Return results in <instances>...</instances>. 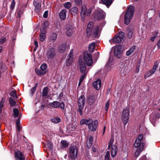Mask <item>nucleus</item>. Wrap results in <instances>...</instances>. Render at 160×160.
<instances>
[{"mask_svg":"<svg viewBox=\"0 0 160 160\" xmlns=\"http://www.w3.org/2000/svg\"><path fill=\"white\" fill-rule=\"evenodd\" d=\"M102 3L107 5H109L111 3L110 0H101Z\"/></svg>","mask_w":160,"mask_h":160,"instance_id":"e433bc0d","label":"nucleus"},{"mask_svg":"<svg viewBox=\"0 0 160 160\" xmlns=\"http://www.w3.org/2000/svg\"><path fill=\"white\" fill-rule=\"evenodd\" d=\"M157 45L159 48H160V39L157 42Z\"/></svg>","mask_w":160,"mask_h":160,"instance_id":"338daca9","label":"nucleus"},{"mask_svg":"<svg viewBox=\"0 0 160 160\" xmlns=\"http://www.w3.org/2000/svg\"><path fill=\"white\" fill-rule=\"evenodd\" d=\"M34 44L35 45L36 47V48H38V42L37 41H34Z\"/></svg>","mask_w":160,"mask_h":160,"instance_id":"69168bd1","label":"nucleus"},{"mask_svg":"<svg viewBox=\"0 0 160 160\" xmlns=\"http://www.w3.org/2000/svg\"><path fill=\"white\" fill-rule=\"evenodd\" d=\"M73 60V57H69L66 61V65L67 66H70L72 63Z\"/></svg>","mask_w":160,"mask_h":160,"instance_id":"7c9ffc66","label":"nucleus"},{"mask_svg":"<svg viewBox=\"0 0 160 160\" xmlns=\"http://www.w3.org/2000/svg\"><path fill=\"white\" fill-rule=\"evenodd\" d=\"M73 50L72 49L70 51V52L69 53V54L68 55V57H73Z\"/></svg>","mask_w":160,"mask_h":160,"instance_id":"680f3d73","label":"nucleus"},{"mask_svg":"<svg viewBox=\"0 0 160 160\" xmlns=\"http://www.w3.org/2000/svg\"><path fill=\"white\" fill-rule=\"evenodd\" d=\"M95 44L94 43H92L90 44L89 46V50L91 52H93L95 47Z\"/></svg>","mask_w":160,"mask_h":160,"instance_id":"473e14b6","label":"nucleus"},{"mask_svg":"<svg viewBox=\"0 0 160 160\" xmlns=\"http://www.w3.org/2000/svg\"><path fill=\"white\" fill-rule=\"evenodd\" d=\"M109 103L110 102L109 100H108L105 106V110L106 111H107L108 109L109 106Z\"/></svg>","mask_w":160,"mask_h":160,"instance_id":"6e6d98bb","label":"nucleus"},{"mask_svg":"<svg viewBox=\"0 0 160 160\" xmlns=\"http://www.w3.org/2000/svg\"><path fill=\"white\" fill-rule=\"evenodd\" d=\"M95 102V99L92 96H89L88 98V102L89 105H92Z\"/></svg>","mask_w":160,"mask_h":160,"instance_id":"b1692460","label":"nucleus"},{"mask_svg":"<svg viewBox=\"0 0 160 160\" xmlns=\"http://www.w3.org/2000/svg\"><path fill=\"white\" fill-rule=\"evenodd\" d=\"M143 138V135L142 134H140L137 138L135 143H134V146L135 147L140 146L142 144H143V146L144 145V143L143 142H141Z\"/></svg>","mask_w":160,"mask_h":160,"instance_id":"f8f14e48","label":"nucleus"},{"mask_svg":"<svg viewBox=\"0 0 160 160\" xmlns=\"http://www.w3.org/2000/svg\"><path fill=\"white\" fill-rule=\"evenodd\" d=\"M84 124L88 125V129L90 131H94L96 129L98 125V122L97 120L93 121L92 119L90 118L88 119H83L80 122V124Z\"/></svg>","mask_w":160,"mask_h":160,"instance_id":"f03ea898","label":"nucleus"},{"mask_svg":"<svg viewBox=\"0 0 160 160\" xmlns=\"http://www.w3.org/2000/svg\"><path fill=\"white\" fill-rule=\"evenodd\" d=\"M45 147L51 149L52 148V145L51 142L48 141L45 145Z\"/></svg>","mask_w":160,"mask_h":160,"instance_id":"72a5a7b5","label":"nucleus"},{"mask_svg":"<svg viewBox=\"0 0 160 160\" xmlns=\"http://www.w3.org/2000/svg\"><path fill=\"white\" fill-rule=\"evenodd\" d=\"M6 41V38H0V44H2L5 42Z\"/></svg>","mask_w":160,"mask_h":160,"instance_id":"8fccbe9b","label":"nucleus"},{"mask_svg":"<svg viewBox=\"0 0 160 160\" xmlns=\"http://www.w3.org/2000/svg\"><path fill=\"white\" fill-rule=\"evenodd\" d=\"M55 54V50L54 48H51L48 51L46 56L49 58H53Z\"/></svg>","mask_w":160,"mask_h":160,"instance_id":"4468645a","label":"nucleus"},{"mask_svg":"<svg viewBox=\"0 0 160 160\" xmlns=\"http://www.w3.org/2000/svg\"><path fill=\"white\" fill-rule=\"evenodd\" d=\"M92 12V10L91 9H89L87 11V16L89 15Z\"/></svg>","mask_w":160,"mask_h":160,"instance_id":"052dcab7","label":"nucleus"},{"mask_svg":"<svg viewBox=\"0 0 160 160\" xmlns=\"http://www.w3.org/2000/svg\"><path fill=\"white\" fill-rule=\"evenodd\" d=\"M72 30L71 28H67L66 33L68 36H71L72 35Z\"/></svg>","mask_w":160,"mask_h":160,"instance_id":"f704fd0d","label":"nucleus"},{"mask_svg":"<svg viewBox=\"0 0 160 160\" xmlns=\"http://www.w3.org/2000/svg\"><path fill=\"white\" fill-rule=\"evenodd\" d=\"M9 102L11 107L15 106L16 104V102L14 100L11 98H10Z\"/></svg>","mask_w":160,"mask_h":160,"instance_id":"4c0bfd02","label":"nucleus"},{"mask_svg":"<svg viewBox=\"0 0 160 160\" xmlns=\"http://www.w3.org/2000/svg\"><path fill=\"white\" fill-rule=\"evenodd\" d=\"M92 143L88 142L87 144V147L88 148H89L92 145Z\"/></svg>","mask_w":160,"mask_h":160,"instance_id":"0e129e2a","label":"nucleus"},{"mask_svg":"<svg viewBox=\"0 0 160 160\" xmlns=\"http://www.w3.org/2000/svg\"><path fill=\"white\" fill-rule=\"evenodd\" d=\"M92 143L88 142L87 144V147L88 148H89L92 145Z\"/></svg>","mask_w":160,"mask_h":160,"instance_id":"e2e57ef3","label":"nucleus"},{"mask_svg":"<svg viewBox=\"0 0 160 160\" xmlns=\"http://www.w3.org/2000/svg\"><path fill=\"white\" fill-rule=\"evenodd\" d=\"M105 13L101 10L95 11L93 13L94 18L97 20H101L105 18Z\"/></svg>","mask_w":160,"mask_h":160,"instance_id":"0eeeda50","label":"nucleus"},{"mask_svg":"<svg viewBox=\"0 0 160 160\" xmlns=\"http://www.w3.org/2000/svg\"><path fill=\"white\" fill-rule=\"evenodd\" d=\"M10 95L12 97H16L17 93L15 91H13L10 92Z\"/></svg>","mask_w":160,"mask_h":160,"instance_id":"864d4df0","label":"nucleus"},{"mask_svg":"<svg viewBox=\"0 0 160 160\" xmlns=\"http://www.w3.org/2000/svg\"><path fill=\"white\" fill-rule=\"evenodd\" d=\"M154 71L152 70L149 71L147 73L144 75V78H147L148 77L153 74L154 73Z\"/></svg>","mask_w":160,"mask_h":160,"instance_id":"2f4dec72","label":"nucleus"},{"mask_svg":"<svg viewBox=\"0 0 160 160\" xmlns=\"http://www.w3.org/2000/svg\"><path fill=\"white\" fill-rule=\"evenodd\" d=\"M87 72H86V70L85 71V72H84V74L83 75H82L79 78V80L81 81H83L85 78L86 77V75L87 74Z\"/></svg>","mask_w":160,"mask_h":160,"instance_id":"49530a36","label":"nucleus"},{"mask_svg":"<svg viewBox=\"0 0 160 160\" xmlns=\"http://www.w3.org/2000/svg\"><path fill=\"white\" fill-rule=\"evenodd\" d=\"M20 124V121H17L16 122V125L18 132H20V127L19 126Z\"/></svg>","mask_w":160,"mask_h":160,"instance_id":"3c124183","label":"nucleus"},{"mask_svg":"<svg viewBox=\"0 0 160 160\" xmlns=\"http://www.w3.org/2000/svg\"><path fill=\"white\" fill-rule=\"evenodd\" d=\"M37 83H36L35 86L31 89V92L32 94L34 93L35 91H36V88L37 87Z\"/></svg>","mask_w":160,"mask_h":160,"instance_id":"de8ad7c7","label":"nucleus"},{"mask_svg":"<svg viewBox=\"0 0 160 160\" xmlns=\"http://www.w3.org/2000/svg\"><path fill=\"white\" fill-rule=\"evenodd\" d=\"M85 98L84 95L81 96L78 99V112L81 115H82V110L85 104Z\"/></svg>","mask_w":160,"mask_h":160,"instance_id":"423d86ee","label":"nucleus"},{"mask_svg":"<svg viewBox=\"0 0 160 160\" xmlns=\"http://www.w3.org/2000/svg\"><path fill=\"white\" fill-rule=\"evenodd\" d=\"M67 12V10L65 9H62L61 11L59 13V17L62 20H64L66 17V13Z\"/></svg>","mask_w":160,"mask_h":160,"instance_id":"6ab92c4d","label":"nucleus"},{"mask_svg":"<svg viewBox=\"0 0 160 160\" xmlns=\"http://www.w3.org/2000/svg\"><path fill=\"white\" fill-rule=\"evenodd\" d=\"M143 147L144 146H143V144H142L141 145H140V146H138V147H137V148L135 154V157H137L138 156L139 154L142 151Z\"/></svg>","mask_w":160,"mask_h":160,"instance_id":"412c9836","label":"nucleus"},{"mask_svg":"<svg viewBox=\"0 0 160 160\" xmlns=\"http://www.w3.org/2000/svg\"><path fill=\"white\" fill-rule=\"evenodd\" d=\"M69 12L72 15H75L78 12V8L77 7H73L70 10Z\"/></svg>","mask_w":160,"mask_h":160,"instance_id":"5701e85b","label":"nucleus"},{"mask_svg":"<svg viewBox=\"0 0 160 160\" xmlns=\"http://www.w3.org/2000/svg\"><path fill=\"white\" fill-rule=\"evenodd\" d=\"M15 4V2L14 0H12L10 8L12 9L14 8Z\"/></svg>","mask_w":160,"mask_h":160,"instance_id":"603ef678","label":"nucleus"},{"mask_svg":"<svg viewBox=\"0 0 160 160\" xmlns=\"http://www.w3.org/2000/svg\"><path fill=\"white\" fill-rule=\"evenodd\" d=\"M157 36L158 32L157 31H155L154 32L153 36L151 38V40H152V41H154L155 40V38L157 37Z\"/></svg>","mask_w":160,"mask_h":160,"instance_id":"a18cd8bd","label":"nucleus"},{"mask_svg":"<svg viewBox=\"0 0 160 160\" xmlns=\"http://www.w3.org/2000/svg\"><path fill=\"white\" fill-rule=\"evenodd\" d=\"M135 49V47L133 46L130 48L127 52L126 55L127 56H129L131 55Z\"/></svg>","mask_w":160,"mask_h":160,"instance_id":"bb28decb","label":"nucleus"},{"mask_svg":"<svg viewBox=\"0 0 160 160\" xmlns=\"http://www.w3.org/2000/svg\"><path fill=\"white\" fill-rule=\"evenodd\" d=\"M49 105L53 108H60L61 109L64 110L65 108V104L63 102L60 103L57 101H54L50 103Z\"/></svg>","mask_w":160,"mask_h":160,"instance_id":"9d476101","label":"nucleus"},{"mask_svg":"<svg viewBox=\"0 0 160 160\" xmlns=\"http://www.w3.org/2000/svg\"><path fill=\"white\" fill-rule=\"evenodd\" d=\"M51 121L54 123H58L61 121L60 118L58 117H56L52 118Z\"/></svg>","mask_w":160,"mask_h":160,"instance_id":"c85d7f7f","label":"nucleus"},{"mask_svg":"<svg viewBox=\"0 0 160 160\" xmlns=\"http://www.w3.org/2000/svg\"><path fill=\"white\" fill-rule=\"evenodd\" d=\"M99 52H97L94 54V55H95L96 57V58H98L99 56Z\"/></svg>","mask_w":160,"mask_h":160,"instance_id":"774afa93","label":"nucleus"},{"mask_svg":"<svg viewBox=\"0 0 160 160\" xmlns=\"http://www.w3.org/2000/svg\"><path fill=\"white\" fill-rule=\"evenodd\" d=\"M98 29V26H96L94 28L93 22H90L87 25V34L88 36L92 35L93 37L98 38L99 37Z\"/></svg>","mask_w":160,"mask_h":160,"instance_id":"7ed1b4c3","label":"nucleus"},{"mask_svg":"<svg viewBox=\"0 0 160 160\" xmlns=\"http://www.w3.org/2000/svg\"><path fill=\"white\" fill-rule=\"evenodd\" d=\"M78 150L76 146H72L69 148L68 157L72 159H74L77 157Z\"/></svg>","mask_w":160,"mask_h":160,"instance_id":"39448f33","label":"nucleus"},{"mask_svg":"<svg viewBox=\"0 0 160 160\" xmlns=\"http://www.w3.org/2000/svg\"><path fill=\"white\" fill-rule=\"evenodd\" d=\"M66 46L65 44H63L60 45L58 48V51L60 53L63 52L66 49Z\"/></svg>","mask_w":160,"mask_h":160,"instance_id":"cd10ccee","label":"nucleus"},{"mask_svg":"<svg viewBox=\"0 0 160 160\" xmlns=\"http://www.w3.org/2000/svg\"><path fill=\"white\" fill-rule=\"evenodd\" d=\"M124 33L122 32H119L117 37H114L113 38V42L119 43L123 41L124 37Z\"/></svg>","mask_w":160,"mask_h":160,"instance_id":"1a4fd4ad","label":"nucleus"},{"mask_svg":"<svg viewBox=\"0 0 160 160\" xmlns=\"http://www.w3.org/2000/svg\"><path fill=\"white\" fill-rule=\"evenodd\" d=\"M110 152L109 151L107 152L105 156V160H110Z\"/></svg>","mask_w":160,"mask_h":160,"instance_id":"37998d69","label":"nucleus"},{"mask_svg":"<svg viewBox=\"0 0 160 160\" xmlns=\"http://www.w3.org/2000/svg\"><path fill=\"white\" fill-rule=\"evenodd\" d=\"M22 13V11L21 10L17 12V16L19 18H21V14Z\"/></svg>","mask_w":160,"mask_h":160,"instance_id":"4d7b16f0","label":"nucleus"},{"mask_svg":"<svg viewBox=\"0 0 160 160\" xmlns=\"http://www.w3.org/2000/svg\"><path fill=\"white\" fill-rule=\"evenodd\" d=\"M61 146L62 148H65L67 147L68 145V143L65 141H62L61 142Z\"/></svg>","mask_w":160,"mask_h":160,"instance_id":"a19ab883","label":"nucleus"},{"mask_svg":"<svg viewBox=\"0 0 160 160\" xmlns=\"http://www.w3.org/2000/svg\"><path fill=\"white\" fill-rule=\"evenodd\" d=\"M15 155L17 160H25L23 155L20 151L15 152Z\"/></svg>","mask_w":160,"mask_h":160,"instance_id":"2eb2a0df","label":"nucleus"},{"mask_svg":"<svg viewBox=\"0 0 160 160\" xmlns=\"http://www.w3.org/2000/svg\"><path fill=\"white\" fill-rule=\"evenodd\" d=\"M86 7V6L83 5L82 7L81 11V16L82 17H84L87 15Z\"/></svg>","mask_w":160,"mask_h":160,"instance_id":"4be33fe9","label":"nucleus"},{"mask_svg":"<svg viewBox=\"0 0 160 160\" xmlns=\"http://www.w3.org/2000/svg\"><path fill=\"white\" fill-rule=\"evenodd\" d=\"M48 12L47 11H45L43 14V17L45 18H47L48 16Z\"/></svg>","mask_w":160,"mask_h":160,"instance_id":"bf43d9fd","label":"nucleus"},{"mask_svg":"<svg viewBox=\"0 0 160 160\" xmlns=\"http://www.w3.org/2000/svg\"><path fill=\"white\" fill-rule=\"evenodd\" d=\"M14 116L15 118L18 117V116L19 111L16 108H14L13 110Z\"/></svg>","mask_w":160,"mask_h":160,"instance_id":"58836bf2","label":"nucleus"},{"mask_svg":"<svg viewBox=\"0 0 160 160\" xmlns=\"http://www.w3.org/2000/svg\"><path fill=\"white\" fill-rule=\"evenodd\" d=\"M35 71L36 73L39 75H43L46 73V71H42L41 70H40L38 68H36Z\"/></svg>","mask_w":160,"mask_h":160,"instance_id":"393cba45","label":"nucleus"},{"mask_svg":"<svg viewBox=\"0 0 160 160\" xmlns=\"http://www.w3.org/2000/svg\"><path fill=\"white\" fill-rule=\"evenodd\" d=\"M93 140V138L92 136H90L89 137L88 142L92 143V142Z\"/></svg>","mask_w":160,"mask_h":160,"instance_id":"13d9d810","label":"nucleus"},{"mask_svg":"<svg viewBox=\"0 0 160 160\" xmlns=\"http://www.w3.org/2000/svg\"><path fill=\"white\" fill-rule=\"evenodd\" d=\"M114 142V139L113 138H112L109 142L108 143V149H110V148L112 147V146L113 145L112 144Z\"/></svg>","mask_w":160,"mask_h":160,"instance_id":"ea45409f","label":"nucleus"},{"mask_svg":"<svg viewBox=\"0 0 160 160\" xmlns=\"http://www.w3.org/2000/svg\"><path fill=\"white\" fill-rule=\"evenodd\" d=\"M74 2L76 4L80 5L82 4V0H75Z\"/></svg>","mask_w":160,"mask_h":160,"instance_id":"5fc2aeb1","label":"nucleus"},{"mask_svg":"<svg viewBox=\"0 0 160 160\" xmlns=\"http://www.w3.org/2000/svg\"><path fill=\"white\" fill-rule=\"evenodd\" d=\"M135 8L132 6L128 7L126 12L124 22L126 24L128 25L130 22L134 14Z\"/></svg>","mask_w":160,"mask_h":160,"instance_id":"20e7f679","label":"nucleus"},{"mask_svg":"<svg viewBox=\"0 0 160 160\" xmlns=\"http://www.w3.org/2000/svg\"><path fill=\"white\" fill-rule=\"evenodd\" d=\"M122 50V46L121 45H119L116 47L114 49V54L115 57L118 58H119L121 56V52Z\"/></svg>","mask_w":160,"mask_h":160,"instance_id":"9b49d317","label":"nucleus"},{"mask_svg":"<svg viewBox=\"0 0 160 160\" xmlns=\"http://www.w3.org/2000/svg\"><path fill=\"white\" fill-rule=\"evenodd\" d=\"M6 101V98L5 97L2 98L1 101L0 105L3 107V104Z\"/></svg>","mask_w":160,"mask_h":160,"instance_id":"09e8293b","label":"nucleus"},{"mask_svg":"<svg viewBox=\"0 0 160 160\" xmlns=\"http://www.w3.org/2000/svg\"><path fill=\"white\" fill-rule=\"evenodd\" d=\"M57 34L55 33H53L50 35L49 37L50 40L54 41L57 38Z\"/></svg>","mask_w":160,"mask_h":160,"instance_id":"c756f323","label":"nucleus"},{"mask_svg":"<svg viewBox=\"0 0 160 160\" xmlns=\"http://www.w3.org/2000/svg\"><path fill=\"white\" fill-rule=\"evenodd\" d=\"M133 34V29L129 28L128 29V37L129 38H131Z\"/></svg>","mask_w":160,"mask_h":160,"instance_id":"a878e982","label":"nucleus"},{"mask_svg":"<svg viewBox=\"0 0 160 160\" xmlns=\"http://www.w3.org/2000/svg\"><path fill=\"white\" fill-rule=\"evenodd\" d=\"M47 65L45 63H43L41 66L40 68L42 71H45V70L47 68Z\"/></svg>","mask_w":160,"mask_h":160,"instance_id":"79ce46f5","label":"nucleus"},{"mask_svg":"<svg viewBox=\"0 0 160 160\" xmlns=\"http://www.w3.org/2000/svg\"><path fill=\"white\" fill-rule=\"evenodd\" d=\"M79 66L81 72H84L86 70V63L88 66H91L93 64L92 55L91 53L85 52L83 58H79L78 59Z\"/></svg>","mask_w":160,"mask_h":160,"instance_id":"f257e3e1","label":"nucleus"},{"mask_svg":"<svg viewBox=\"0 0 160 160\" xmlns=\"http://www.w3.org/2000/svg\"><path fill=\"white\" fill-rule=\"evenodd\" d=\"M158 67V61H156L154 63V66H153L152 70L154 71V72L157 69V68Z\"/></svg>","mask_w":160,"mask_h":160,"instance_id":"c03bdc74","label":"nucleus"},{"mask_svg":"<svg viewBox=\"0 0 160 160\" xmlns=\"http://www.w3.org/2000/svg\"><path fill=\"white\" fill-rule=\"evenodd\" d=\"M111 155L112 157H114L118 152V147L116 145H113L111 147Z\"/></svg>","mask_w":160,"mask_h":160,"instance_id":"f3484780","label":"nucleus"},{"mask_svg":"<svg viewBox=\"0 0 160 160\" xmlns=\"http://www.w3.org/2000/svg\"><path fill=\"white\" fill-rule=\"evenodd\" d=\"M33 5L35 7V11L38 13L41 9V2H39L38 0H34L33 1Z\"/></svg>","mask_w":160,"mask_h":160,"instance_id":"ddd939ff","label":"nucleus"},{"mask_svg":"<svg viewBox=\"0 0 160 160\" xmlns=\"http://www.w3.org/2000/svg\"><path fill=\"white\" fill-rule=\"evenodd\" d=\"M63 6L65 8L69 9L71 7L72 5L70 2H67L64 4Z\"/></svg>","mask_w":160,"mask_h":160,"instance_id":"c9c22d12","label":"nucleus"},{"mask_svg":"<svg viewBox=\"0 0 160 160\" xmlns=\"http://www.w3.org/2000/svg\"><path fill=\"white\" fill-rule=\"evenodd\" d=\"M129 111L128 109H124L122 112V120L123 124L126 125L128 121Z\"/></svg>","mask_w":160,"mask_h":160,"instance_id":"6e6552de","label":"nucleus"},{"mask_svg":"<svg viewBox=\"0 0 160 160\" xmlns=\"http://www.w3.org/2000/svg\"><path fill=\"white\" fill-rule=\"evenodd\" d=\"M48 88L47 87H44L42 91V96L46 98H48L49 97V96L48 95Z\"/></svg>","mask_w":160,"mask_h":160,"instance_id":"aec40b11","label":"nucleus"},{"mask_svg":"<svg viewBox=\"0 0 160 160\" xmlns=\"http://www.w3.org/2000/svg\"><path fill=\"white\" fill-rule=\"evenodd\" d=\"M93 86L96 89L99 90L101 86V80L100 79H98L96 81L94 82L93 83Z\"/></svg>","mask_w":160,"mask_h":160,"instance_id":"dca6fc26","label":"nucleus"},{"mask_svg":"<svg viewBox=\"0 0 160 160\" xmlns=\"http://www.w3.org/2000/svg\"><path fill=\"white\" fill-rule=\"evenodd\" d=\"M40 31L41 34L40 35V39L42 42L46 38L45 34L46 33V31L44 28H42V29H41Z\"/></svg>","mask_w":160,"mask_h":160,"instance_id":"a211bd4d","label":"nucleus"}]
</instances>
